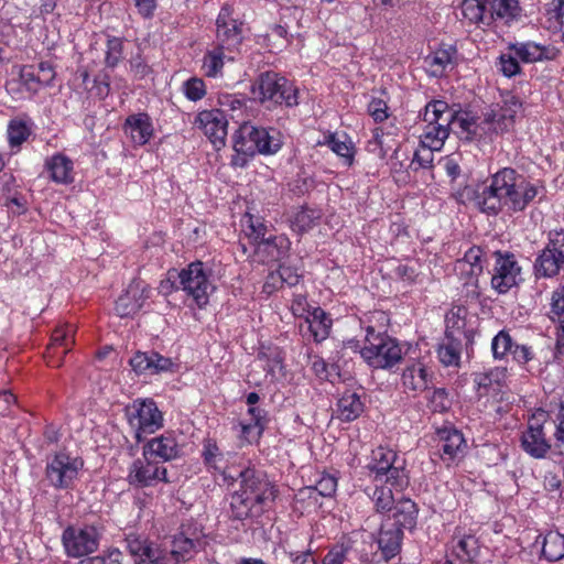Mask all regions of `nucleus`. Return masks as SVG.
<instances>
[{
  "mask_svg": "<svg viewBox=\"0 0 564 564\" xmlns=\"http://www.w3.org/2000/svg\"><path fill=\"white\" fill-rule=\"evenodd\" d=\"M402 383L406 390L422 392L430 389L432 376L422 365L406 367L402 373Z\"/></svg>",
  "mask_w": 564,
  "mask_h": 564,
  "instance_id": "f704fd0d",
  "label": "nucleus"
},
{
  "mask_svg": "<svg viewBox=\"0 0 564 564\" xmlns=\"http://www.w3.org/2000/svg\"><path fill=\"white\" fill-rule=\"evenodd\" d=\"M538 195V187L512 167H503L491 176L490 184L475 197L479 209L488 215L503 207L511 213L523 212Z\"/></svg>",
  "mask_w": 564,
  "mask_h": 564,
  "instance_id": "f257e3e1",
  "label": "nucleus"
},
{
  "mask_svg": "<svg viewBox=\"0 0 564 564\" xmlns=\"http://www.w3.org/2000/svg\"><path fill=\"white\" fill-rule=\"evenodd\" d=\"M310 332L316 343H321L329 335L332 319L321 307H316L307 318Z\"/></svg>",
  "mask_w": 564,
  "mask_h": 564,
  "instance_id": "58836bf2",
  "label": "nucleus"
},
{
  "mask_svg": "<svg viewBox=\"0 0 564 564\" xmlns=\"http://www.w3.org/2000/svg\"><path fill=\"white\" fill-rule=\"evenodd\" d=\"M365 341L360 355L372 368H391L402 359L401 346L384 332H376L372 326H367Z\"/></svg>",
  "mask_w": 564,
  "mask_h": 564,
  "instance_id": "20e7f679",
  "label": "nucleus"
},
{
  "mask_svg": "<svg viewBox=\"0 0 564 564\" xmlns=\"http://www.w3.org/2000/svg\"><path fill=\"white\" fill-rule=\"evenodd\" d=\"M237 478L240 479V491L257 502V507L268 511L273 506L278 489L263 470L247 467L238 473Z\"/></svg>",
  "mask_w": 564,
  "mask_h": 564,
  "instance_id": "423d86ee",
  "label": "nucleus"
},
{
  "mask_svg": "<svg viewBox=\"0 0 564 564\" xmlns=\"http://www.w3.org/2000/svg\"><path fill=\"white\" fill-rule=\"evenodd\" d=\"M392 486H376L371 492H368V496L375 503V507L378 512L391 511L393 510L394 497L392 494Z\"/></svg>",
  "mask_w": 564,
  "mask_h": 564,
  "instance_id": "a18cd8bd",
  "label": "nucleus"
},
{
  "mask_svg": "<svg viewBox=\"0 0 564 564\" xmlns=\"http://www.w3.org/2000/svg\"><path fill=\"white\" fill-rule=\"evenodd\" d=\"M123 129L138 145L145 144L153 133L151 119L144 112L129 116L126 119Z\"/></svg>",
  "mask_w": 564,
  "mask_h": 564,
  "instance_id": "c756f323",
  "label": "nucleus"
},
{
  "mask_svg": "<svg viewBox=\"0 0 564 564\" xmlns=\"http://www.w3.org/2000/svg\"><path fill=\"white\" fill-rule=\"evenodd\" d=\"M72 327H58L52 334V341L47 351L52 359L48 365L52 367H59L62 358L70 350L74 344V335Z\"/></svg>",
  "mask_w": 564,
  "mask_h": 564,
  "instance_id": "cd10ccee",
  "label": "nucleus"
},
{
  "mask_svg": "<svg viewBox=\"0 0 564 564\" xmlns=\"http://www.w3.org/2000/svg\"><path fill=\"white\" fill-rule=\"evenodd\" d=\"M517 57L524 63H534L539 61H552L557 56L558 51L553 46H541L534 42L516 43L509 46Z\"/></svg>",
  "mask_w": 564,
  "mask_h": 564,
  "instance_id": "bb28decb",
  "label": "nucleus"
},
{
  "mask_svg": "<svg viewBox=\"0 0 564 564\" xmlns=\"http://www.w3.org/2000/svg\"><path fill=\"white\" fill-rule=\"evenodd\" d=\"M247 228L250 230L249 236L253 238V240L258 243V241H263L265 238V234L268 231L267 225L259 218L254 217L251 214H247Z\"/></svg>",
  "mask_w": 564,
  "mask_h": 564,
  "instance_id": "0e129e2a",
  "label": "nucleus"
},
{
  "mask_svg": "<svg viewBox=\"0 0 564 564\" xmlns=\"http://www.w3.org/2000/svg\"><path fill=\"white\" fill-rule=\"evenodd\" d=\"M30 135L29 127L22 121H11L8 127V139L11 147L21 145Z\"/></svg>",
  "mask_w": 564,
  "mask_h": 564,
  "instance_id": "bf43d9fd",
  "label": "nucleus"
},
{
  "mask_svg": "<svg viewBox=\"0 0 564 564\" xmlns=\"http://www.w3.org/2000/svg\"><path fill=\"white\" fill-rule=\"evenodd\" d=\"M216 46L226 50L228 53L239 51L242 44V22L231 17L228 7H223L216 20Z\"/></svg>",
  "mask_w": 564,
  "mask_h": 564,
  "instance_id": "2eb2a0df",
  "label": "nucleus"
},
{
  "mask_svg": "<svg viewBox=\"0 0 564 564\" xmlns=\"http://www.w3.org/2000/svg\"><path fill=\"white\" fill-rule=\"evenodd\" d=\"M365 405L360 395L355 391L346 390L337 401L336 413L344 422H351L364 412Z\"/></svg>",
  "mask_w": 564,
  "mask_h": 564,
  "instance_id": "72a5a7b5",
  "label": "nucleus"
},
{
  "mask_svg": "<svg viewBox=\"0 0 564 564\" xmlns=\"http://www.w3.org/2000/svg\"><path fill=\"white\" fill-rule=\"evenodd\" d=\"M517 55L503 53L499 56V66L501 73L506 77H512L520 73L521 67L519 65Z\"/></svg>",
  "mask_w": 564,
  "mask_h": 564,
  "instance_id": "69168bd1",
  "label": "nucleus"
},
{
  "mask_svg": "<svg viewBox=\"0 0 564 564\" xmlns=\"http://www.w3.org/2000/svg\"><path fill=\"white\" fill-rule=\"evenodd\" d=\"M282 147L281 134L275 129H267L243 122L234 134V149L237 153L232 164L245 166L249 158L257 153L270 155L276 153Z\"/></svg>",
  "mask_w": 564,
  "mask_h": 564,
  "instance_id": "f03ea898",
  "label": "nucleus"
},
{
  "mask_svg": "<svg viewBox=\"0 0 564 564\" xmlns=\"http://www.w3.org/2000/svg\"><path fill=\"white\" fill-rule=\"evenodd\" d=\"M453 552L457 558L471 562L479 552L478 540L474 535L463 536L454 546Z\"/></svg>",
  "mask_w": 564,
  "mask_h": 564,
  "instance_id": "de8ad7c7",
  "label": "nucleus"
},
{
  "mask_svg": "<svg viewBox=\"0 0 564 564\" xmlns=\"http://www.w3.org/2000/svg\"><path fill=\"white\" fill-rule=\"evenodd\" d=\"M433 76H442L446 66L452 63V54L446 50H440L425 58Z\"/></svg>",
  "mask_w": 564,
  "mask_h": 564,
  "instance_id": "603ef678",
  "label": "nucleus"
},
{
  "mask_svg": "<svg viewBox=\"0 0 564 564\" xmlns=\"http://www.w3.org/2000/svg\"><path fill=\"white\" fill-rule=\"evenodd\" d=\"M129 365L138 376H154L162 372H175L176 365L169 357L154 350L137 351L129 360Z\"/></svg>",
  "mask_w": 564,
  "mask_h": 564,
  "instance_id": "a211bd4d",
  "label": "nucleus"
},
{
  "mask_svg": "<svg viewBox=\"0 0 564 564\" xmlns=\"http://www.w3.org/2000/svg\"><path fill=\"white\" fill-rule=\"evenodd\" d=\"M462 14L470 23L491 25L489 18V7L480 0H464L462 3Z\"/></svg>",
  "mask_w": 564,
  "mask_h": 564,
  "instance_id": "4c0bfd02",
  "label": "nucleus"
},
{
  "mask_svg": "<svg viewBox=\"0 0 564 564\" xmlns=\"http://www.w3.org/2000/svg\"><path fill=\"white\" fill-rule=\"evenodd\" d=\"M196 122L199 123V127L215 147L225 145L228 120L224 110L212 109L200 111L196 118Z\"/></svg>",
  "mask_w": 564,
  "mask_h": 564,
  "instance_id": "6ab92c4d",
  "label": "nucleus"
},
{
  "mask_svg": "<svg viewBox=\"0 0 564 564\" xmlns=\"http://www.w3.org/2000/svg\"><path fill=\"white\" fill-rule=\"evenodd\" d=\"M513 345L510 334L506 330H500L491 341L494 357L496 359L503 358L507 354H510Z\"/></svg>",
  "mask_w": 564,
  "mask_h": 564,
  "instance_id": "6e6d98bb",
  "label": "nucleus"
},
{
  "mask_svg": "<svg viewBox=\"0 0 564 564\" xmlns=\"http://www.w3.org/2000/svg\"><path fill=\"white\" fill-rule=\"evenodd\" d=\"M135 564H171V556L152 541L145 547L142 556L135 561Z\"/></svg>",
  "mask_w": 564,
  "mask_h": 564,
  "instance_id": "8fccbe9b",
  "label": "nucleus"
},
{
  "mask_svg": "<svg viewBox=\"0 0 564 564\" xmlns=\"http://www.w3.org/2000/svg\"><path fill=\"white\" fill-rule=\"evenodd\" d=\"M546 416L547 413L543 410L534 413L529 420L527 430L522 432L520 437V446L523 452L535 459L544 458L551 449V444L543 431V422Z\"/></svg>",
  "mask_w": 564,
  "mask_h": 564,
  "instance_id": "9b49d317",
  "label": "nucleus"
},
{
  "mask_svg": "<svg viewBox=\"0 0 564 564\" xmlns=\"http://www.w3.org/2000/svg\"><path fill=\"white\" fill-rule=\"evenodd\" d=\"M178 274L181 290L192 296L199 307L205 306L215 286L209 280V274L206 272L204 263L202 261H194L178 271Z\"/></svg>",
  "mask_w": 564,
  "mask_h": 564,
  "instance_id": "6e6552de",
  "label": "nucleus"
},
{
  "mask_svg": "<svg viewBox=\"0 0 564 564\" xmlns=\"http://www.w3.org/2000/svg\"><path fill=\"white\" fill-rule=\"evenodd\" d=\"M206 545L203 528L197 523L182 524L181 531L174 535L171 555L176 562H185Z\"/></svg>",
  "mask_w": 564,
  "mask_h": 564,
  "instance_id": "f8f14e48",
  "label": "nucleus"
},
{
  "mask_svg": "<svg viewBox=\"0 0 564 564\" xmlns=\"http://www.w3.org/2000/svg\"><path fill=\"white\" fill-rule=\"evenodd\" d=\"M250 93L253 100L268 108H293L299 105V89L286 77L273 70L261 73L252 83Z\"/></svg>",
  "mask_w": 564,
  "mask_h": 564,
  "instance_id": "7ed1b4c3",
  "label": "nucleus"
},
{
  "mask_svg": "<svg viewBox=\"0 0 564 564\" xmlns=\"http://www.w3.org/2000/svg\"><path fill=\"white\" fill-rule=\"evenodd\" d=\"M463 341V339L445 337L444 343L440 345L437 350L440 361L444 366L451 367L459 365Z\"/></svg>",
  "mask_w": 564,
  "mask_h": 564,
  "instance_id": "37998d69",
  "label": "nucleus"
},
{
  "mask_svg": "<svg viewBox=\"0 0 564 564\" xmlns=\"http://www.w3.org/2000/svg\"><path fill=\"white\" fill-rule=\"evenodd\" d=\"M183 91L187 99L197 101L206 95V86L202 78L192 77L183 84Z\"/></svg>",
  "mask_w": 564,
  "mask_h": 564,
  "instance_id": "e2e57ef3",
  "label": "nucleus"
},
{
  "mask_svg": "<svg viewBox=\"0 0 564 564\" xmlns=\"http://www.w3.org/2000/svg\"><path fill=\"white\" fill-rule=\"evenodd\" d=\"M227 51L215 46L214 50L207 52L204 57L203 68L205 69V75L208 77H216L224 67V58L226 57Z\"/></svg>",
  "mask_w": 564,
  "mask_h": 564,
  "instance_id": "09e8293b",
  "label": "nucleus"
},
{
  "mask_svg": "<svg viewBox=\"0 0 564 564\" xmlns=\"http://www.w3.org/2000/svg\"><path fill=\"white\" fill-rule=\"evenodd\" d=\"M123 58V42L120 37H108L105 64L107 67L113 68Z\"/></svg>",
  "mask_w": 564,
  "mask_h": 564,
  "instance_id": "864d4df0",
  "label": "nucleus"
},
{
  "mask_svg": "<svg viewBox=\"0 0 564 564\" xmlns=\"http://www.w3.org/2000/svg\"><path fill=\"white\" fill-rule=\"evenodd\" d=\"M394 275L408 284H414L419 281L420 273L417 272L416 265H410L408 263H399L393 269Z\"/></svg>",
  "mask_w": 564,
  "mask_h": 564,
  "instance_id": "338daca9",
  "label": "nucleus"
},
{
  "mask_svg": "<svg viewBox=\"0 0 564 564\" xmlns=\"http://www.w3.org/2000/svg\"><path fill=\"white\" fill-rule=\"evenodd\" d=\"M319 212L307 207H301L290 219L291 228L297 234H304L315 225V221L319 219Z\"/></svg>",
  "mask_w": 564,
  "mask_h": 564,
  "instance_id": "c03bdc74",
  "label": "nucleus"
},
{
  "mask_svg": "<svg viewBox=\"0 0 564 564\" xmlns=\"http://www.w3.org/2000/svg\"><path fill=\"white\" fill-rule=\"evenodd\" d=\"M181 447L172 433H164L150 440L143 447V456L151 455L163 462L173 460L181 456Z\"/></svg>",
  "mask_w": 564,
  "mask_h": 564,
  "instance_id": "5701e85b",
  "label": "nucleus"
},
{
  "mask_svg": "<svg viewBox=\"0 0 564 564\" xmlns=\"http://www.w3.org/2000/svg\"><path fill=\"white\" fill-rule=\"evenodd\" d=\"M497 111H500L502 116L508 119L513 126L516 122V116L520 111L522 104L516 96H507L503 98L502 104L494 105Z\"/></svg>",
  "mask_w": 564,
  "mask_h": 564,
  "instance_id": "13d9d810",
  "label": "nucleus"
},
{
  "mask_svg": "<svg viewBox=\"0 0 564 564\" xmlns=\"http://www.w3.org/2000/svg\"><path fill=\"white\" fill-rule=\"evenodd\" d=\"M485 256L484 250L478 246L470 247L463 258V260L459 261V264L465 265L468 264L470 267L469 274L478 276L482 270V258Z\"/></svg>",
  "mask_w": 564,
  "mask_h": 564,
  "instance_id": "3c124183",
  "label": "nucleus"
},
{
  "mask_svg": "<svg viewBox=\"0 0 564 564\" xmlns=\"http://www.w3.org/2000/svg\"><path fill=\"white\" fill-rule=\"evenodd\" d=\"M282 549L292 564H316L308 539L303 534H294L288 538L283 542Z\"/></svg>",
  "mask_w": 564,
  "mask_h": 564,
  "instance_id": "a878e982",
  "label": "nucleus"
},
{
  "mask_svg": "<svg viewBox=\"0 0 564 564\" xmlns=\"http://www.w3.org/2000/svg\"><path fill=\"white\" fill-rule=\"evenodd\" d=\"M393 513L389 516L383 522H392V528L404 530H412L416 525L417 507L411 499H402L393 507Z\"/></svg>",
  "mask_w": 564,
  "mask_h": 564,
  "instance_id": "393cba45",
  "label": "nucleus"
},
{
  "mask_svg": "<svg viewBox=\"0 0 564 564\" xmlns=\"http://www.w3.org/2000/svg\"><path fill=\"white\" fill-rule=\"evenodd\" d=\"M151 295V288L142 280L134 279L116 301V313L120 317L137 314Z\"/></svg>",
  "mask_w": 564,
  "mask_h": 564,
  "instance_id": "f3484780",
  "label": "nucleus"
},
{
  "mask_svg": "<svg viewBox=\"0 0 564 564\" xmlns=\"http://www.w3.org/2000/svg\"><path fill=\"white\" fill-rule=\"evenodd\" d=\"M542 556L549 562H556L564 557V535L549 531L542 540Z\"/></svg>",
  "mask_w": 564,
  "mask_h": 564,
  "instance_id": "ea45409f",
  "label": "nucleus"
},
{
  "mask_svg": "<svg viewBox=\"0 0 564 564\" xmlns=\"http://www.w3.org/2000/svg\"><path fill=\"white\" fill-rule=\"evenodd\" d=\"M392 525V522H382L379 533L378 547L384 561H390L401 551L403 533Z\"/></svg>",
  "mask_w": 564,
  "mask_h": 564,
  "instance_id": "c85d7f7f",
  "label": "nucleus"
},
{
  "mask_svg": "<svg viewBox=\"0 0 564 564\" xmlns=\"http://www.w3.org/2000/svg\"><path fill=\"white\" fill-rule=\"evenodd\" d=\"M563 268L564 253L554 252L545 247L538 254L533 264L534 275L538 279L556 276Z\"/></svg>",
  "mask_w": 564,
  "mask_h": 564,
  "instance_id": "b1692460",
  "label": "nucleus"
},
{
  "mask_svg": "<svg viewBox=\"0 0 564 564\" xmlns=\"http://www.w3.org/2000/svg\"><path fill=\"white\" fill-rule=\"evenodd\" d=\"M430 405L434 412H445L449 408L448 393L444 388L434 389L429 398Z\"/></svg>",
  "mask_w": 564,
  "mask_h": 564,
  "instance_id": "774afa93",
  "label": "nucleus"
},
{
  "mask_svg": "<svg viewBox=\"0 0 564 564\" xmlns=\"http://www.w3.org/2000/svg\"><path fill=\"white\" fill-rule=\"evenodd\" d=\"M466 310L464 307H458L457 311H451L446 315V338H456L463 339L466 344L471 343L473 340V332L466 330V321L464 314Z\"/></svg>",
  "mask_w": 564,
  "mask_h": 564,
  "instance_id": "c9c22d12",
  "label": "nucleus"
},
{
  "mask_svg": "<svg viewBox=\"0 0 564 564\" xmlns=\"http://www.w3.org/2000/svg\"><path fill=\"white\" fill-rule=\"evenodd\" d=\"M397 453L390 448L379 446L371 453V462L367 465L370 473L375 474L376 481H384L402 491L409 486V476L403 465H397Z\"/></svg>",
  "mask_w": 564,
  "mask_h": 564,
  "instance_id": "39448f33",
  "label": "nucleus"
},
{
  "mask_svg": "<svg viewBox=\"0 0 564 564\" xmlns=\"http://www.w3.org/2000/svg\"><path fill=\"white\" fill-rule=\"evenodd\" d=\"M150 542L148 538L137 532H129L124 538L126 549L134 557V562L139 560V556H142Z\"/></svg>",
  "mask_w": 564,
  "mask_h": 564,
  "instance_id": "5fc2aeb1",
  "label": "nucleus"
},
{
  "mask_svg": "<svg viewBox=\"0 0 564 564\" xmlns=\"http://www.w3.org/2000/svg\"><path fill=\"white\" fill-rule=\"evenodd\" d=\"M291 241L285 235L270 236L258 241L257 253L262 262H279L289 256Z\"/></svg>",
  "mask_w": 564,
  "mask_h": 564,
  "instance_id": "4be33fe9",
  "label": "nucleus"
},
{
  "mask_svg": "<svg viewBox=\"0 0 564 564\" xmlns=\"http://www.w3.org/2000/svg\"><path fill=\"white\" fill-rule=\"evenodd\" d=\"M456 110L451 108L444 100H432L425 106L423 120L430 124H435L441 131L442 137H448L453 131Z\"/></svg>",
  "mask_w": 564,
  "mask_h": 564,
  "instance_id": "aec40b11",
  "label": "nucleus"
},
{
  "mask_svg": "<svg viewBox=\"0 0 564 564\" xmlns=\"http://www.w3.org/2000/svg\"><path fill=\"white\" fill-rule=\"evenodd\" d=\"M481 124H484L481 129L485 132L495 134H503L513 128V124L508 121L506 116L503 117L500 111H497L494 105L484 113Z\"/></svg>",
  "mask_w": 564,
  "mask_h": 564,
  "instance_id": "a19ab883",
  "label": "nucleus"
},
{
  "mask_svg": "<svg viewBox=\"0 0 564 564\" xmlns=\"http://www.w3.org/2000/svg\"><path fill=\"white\" fill-rule=\"evenodd\" d=\"M100 535L94 525H69L62 534L65 553L69 557H82L97 551Z\"/></svg>",
  "mask_w": 564,
  "mask_h": 564,
  "instance_id": "1a4fd4ad",
  "label": "nucleus"
},
{
  "mask_svg": "<svg viewBox=\"0 0 564 564\" xmlns=\"http://www.w3.org/2000/svg\"><path fill=\"white\" fill-rule=\"evenodd\" d=\"M339 564H369L372 561L373 544L364 539L344 538L330 549Z\"/></svg>",
  "mask_w": 564,
  "mask_h": 564,
  "instance_id": "dca6fc26",
  "label": "nucleus"
},
{
  "mask_svg": "<svg viewBox=\"0 0 564 564\" xmlns=\"http://www.w3.org/2000/svg\"><path fill=\"white\" fill-rule=\"evenodd\" d=\"M166 474L165 467L158 462L150 460L145 455L130 465L127 481L134 488L152 487L161 481L169 482Z\"/></svg>",
  "mask_w": 564,
  "mask_h": 564,
  "instance_id": "4468645a",
  "label": "nucleus"
},
{
  "mask_svg": "<svg viewBox=\"0 0 564 564\" xmlns=\"http://www.w3.org/2000/svg\"><path fill=\"white\" fill-rule=\"evenodd\" d=\"M45 167L50 172L53 182L58 184L73 183V161L63 153L46 159Z\"/></svg>",
  "mask_w": 564,
  "mask_h": 564,
  "instance_id": "7c9ffc66",
  "label": "nucleus"
},
{
  "mask_svg": "<svg viewBox=\"0 0 564 564\" xmlns=\"http://www.w3.org/2000/svg\"><path fill=\"white\" fill-rule=\"evenodd\" d=\"M492 257H495V268L491 286L499 294H505L518 284L521 268L511 252L503 253L498 250L492 252Z\"/></svg>",
  "mask_w": 564,
  "mask_h": 564,
  "instance_id": "ddd939ff",
  "label": "nucleus"
},
{
  "mask_svg": "<svg viewBox=\"0 0 564 564\" xmlns=\"http://www.w3.org/2000/svg\"><path fill=\"white\" fill-rule=\"evenodd\" d=\"M326 144L333 152L341 156L348 165L352 163V145L350 143L339 140L335 134H329L326 138Z\"/></svg>",
  "mask_w": 564,
  "mask_h": 564,
  "instance_id": "052dcab7",
  "label": "nucleus"
},
{
  "mask_svg": "<svg viewBox=\"0 0 564 564\" xmlns=\"http://www.w3.org/2000/svg\"><path fill=\"white\" fill-rule=\"evenodd\" d=\"M482 128L481 123H477V120L469 116L467 112L456 111L455 120L453 123V131L464 135L466 139H470L477 133V129Z\"/></svg>",
  "mask_w": 564,
  "mask_h": 564,
  "instance_id": "49530a36",
  "label": "nucleus"
},
{
  "mask_svg": "<svg viewBox=\"0 0 564 564\" xmlns=\"http://www.w3.org/2000/svg\"><path fill=\"white\" fill-rule=\"evenodd\" d=\"M127 416L130 425L135 429L138 443L143 441V434H152L163 426V415L151 399L135 400L127 408Z\"/></svg>",
  "mask_w": 564,
  "mask_h": 564,
  "instance_id": "0eeeda50",
  "label": "nucleus"
},
{
  "mask_svg": "<svg viewBox=\"0 0 564 564\" xmlns=\"http://www.w3.org/2000/svg\"><path fill=\"white\" fill-rule=\"evenodd\" d=\"M83 466L84 463L79 457L59 452L47 463L45 475L51 486L56 489H66L72 486Z\"/></svg>",
  "mask_w": 564,
  "mask_h": 564,
  "instance_id": "9d476101",
  "label": "nucleus"
},
{
  "mask_svg": "<svg viewBox=\"0 0 564 564\" xmlns=\"http://www.w3.org/2000/svg\"><path fill=\"white\" fill-rule=\"evenodd\" d=\"M488 4V19H491V24L500 22L503 25L511 26L521 22L525 17L520 0H490Z\"/></svg>",
  "mask_w": 564,
  "mask_h": 564,
  "instance_id": "412c9836",
  "label": "nucleus"
},
{
  "mask_svg": "<svg viewBox=\"0 0 564 564\" xmlns=\"http://www.w3.org/2000/svg\"><path fill=\"white\" fill-rule=\"evenodd\" d=\"M302 274L299 273V268L292 265L280 264L279 269L271 272V279L282 280L283 284L288 286H295L299 284Z\"/></svg>",
  "mask_w": 564,
  "mask_h": 564,
  "instance_id": "4d7b16f0",
  "label": "nucleus"
},
{
  "mask_svg": "<svg viewBox=\"0 0 564 564\" xmlns=\"http://www.w3.org/2000/svg\"><path fill=\"white\" fill-rule=\"evenodd\" d=\"M231 517L235 520H246L261 517L267 510L261 506L257 507L248 496H245L240 490L231 496L230 500Z\"/></svg>",
  "mask_w": 564,
  "mask_h": 564,
  "instance_id": "2f4dec72",
  "label": "nucleus"
},
{
  "mask_svg": "<svg viewBox=\"0 0 564 564\" xmlns=\"http://www.w3.org/2000/svg\"><path fill=\"white\" fill-rule=\"evenodd\" d=\"M465 447L466 441L462 432L457 430L442 432L438 452L443 459L454 460L462 457Z\"/></svg>",
  "mask_w": 564,
  "mask_h": 564,
  "instance_id": "473e14b6",
  "label": "nucleus"
},
{
  "mask_svg": "<svg viewBox=\"0 0 564 564\" xmlns=\"http://www.w3.org/2000/svg\"><path fill=\"white\" fill-rule=\"evenodd\" d=\"M202 457L205 466L208 469L223 473L225 478L230 477L231 479H235V476L227 475L226 471L223 469L224 454L217 446L216 442H214L213 440L208 438L204 442Z\"/></svg>",
  "mask_w": 564,
  "mask_h": 564,
  "instance_id": "79ce46f5",
  "label": "nucleus"
},
{
  "mask_svg": "<svg viewBox=\"0 0 564 564\" xmlns=\"http://www.w3.org/2000/svg\"><path fill=\"white\" fill-rule=\"evenodd\" d=\"M337 489V479L335 476L325 474L316 482L315 486L305 487L300 490L299 497L304 499H312L314 503H318V497H332Z\"/></svg>",
  "mask_w": 564,
  "mask_h": 564,
  "instance_id": "e433bc0d",
  "label": "nucleus"
},
{
  "mask_svg": "<svg viewBox=\"0 0 564 564\" xmlns=\"http://www.w3.org/2000/svg\"><path fill=\"white\" fill-rule=\"evenodd\" d=\"M447 138L448 137H442L441 131H438L435 124L427 123L424 133L421 135L420 144L441 150Z\"/></svg>",
  "mask_w": 564,
  "mask_h": 564,
  "instance_id": "680f3d73",
  "label": "nucleus"
}]
</instances>
